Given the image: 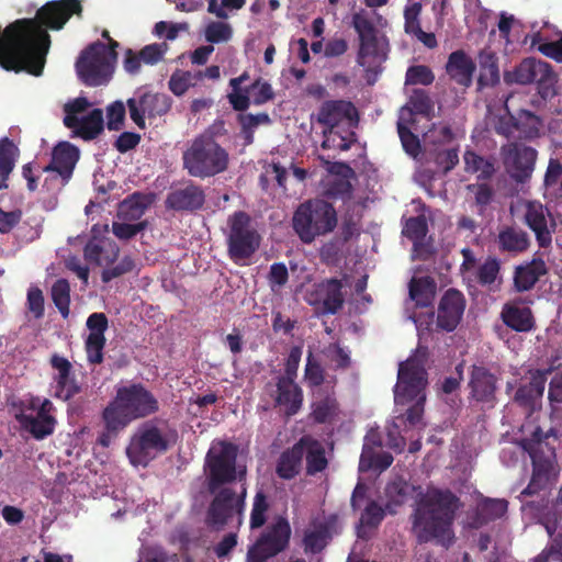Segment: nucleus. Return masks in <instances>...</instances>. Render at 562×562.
I'll return each mask as SVG.
<instances>
[{
	"label": "nucleus",
	"instance_id": "obj_1",
	"mask_svg": "<svg viewBox=\"0 0 562 562\" xmlns=\"http://www.w3.org/2000/svg\"><path fill=\"white\" fill-rule=\"evenodd\" d=\"M159 412L155 394L140 382L116 386L114 397L102 411L103 429L98 445L108 448L131 423Z\"/></svg>",
	"mask_w": 562,
	"mask_h": 562
},
{
	"label": "nucleus",
	"instance_id": "obj_2",
	"mask_svg": "<svg viewBox=\"0 0 562 562\" xmlns=\"http://www.w3.org/2000/svg\"><path fill=\"white\" fill-rule=\"evenodd\" d=\"M460 506V498L450 490H428L412 515L418 542L436 540L448 548L453 542L452 525Z\"/></svg>",
	"mask_w": 562,
	"mask_h": 562
},
{
	"label": "nucleus",
	"instance_id": "obj_3",
	"mask_svg": "<svg viewBox=\"0 0 562 562\" xmlns=\"http://www.w3.org/2000/svg\"><path fill=\"white\" fill-rule=\"evenodd\" d=\"M178 432L167 422L147 420L131 436L126 456L134 467L146 468L157 457L167 453L177 442Z\"/></svg>",
	"mask_w": 562,
	"mask_h": 562
},
{
	"label": "nucleus",
	"instance_id": "obj_4",
	"mask_svg": "<svg viewBox=\"0 0 562 562\" xmlns=\"http://www.w3.org/2000/svg\"><path fill=\"white\" fill-rule=\"evenodd\" d=\"M182 165L189 176L203 180L225 172L229 166V154L212 133H204L183 151Z\"/></svg>",
	"mask_w": 562,
	"mask_h": 562
},
{
	"label": "nucleus",
	"instance_id": "obj_5",
	"mask_svg": "<svg viewBox=\"0 0 562 562\" xmlns=\"http://www.w3.org/2000/svg\"><path fill=\"white\" fill-rule=\"evenodd\" d=\"M318 124L324 128V140L322 147L324 149L349 150L351 145L357 140L353 131H346L345 134L339 133L335 128L347 123L349 127L357 126L359 114L357 108L351 101L347 100H327L324 101L316 115Z\"/></svg>",
	"mask_w": 562,
	"mask_h": 562
},
{
	"label": "nucleus",
	"instance_id": "obj_6",
	"mask_svg": "<svg viewBox=\"0 0 562 562\" xmlns=\"http://www.w3.org/2000/svg\"><path fill=\"white\" fill-rule=\"evenodd\" d=\"M337 223L336 209L323 199L301 203L292 217L293 231L304 244H312L317 237L331 233Z\"/></svg>",
	"mask_w": 562,
	"mask_h": 562
},
{
	"label": "nucleus",
	"instance_id": "obj_7",
	"mask_svg": "<svg viewBox=\"0 0 562 562\" xmlns=\"http://www.w3.org/2000/svg\"><path fill=\"white\" fill-rule=\"evenodd\" d=\"M237 446L227 441H221L209 450L205 458L207 492L245 480L246 470L237 469Z\"/></svg>",
	"mask_w": 562,
	"mask_h": 562
},
{
	"label": "nucleus",
	"instance_id": "obj_8",
	"mask_svg": "<svg viewBox=\"0 0 562 562\" xmlns=\"http://www.w3.org/2000/svg\"><path fill=\"white\" fill-rule=\"evenodd\" d=\"M225 236L227 255L235 263L250 259L261 243V236L245 211H236L228 216Z\"/></svg>",
	"mask_w": 562,
	"mask_h": 562
},
{
	"label": "nucleus",
	"instance_id": "obj_9",
	"mask_svg": "<svg viewBox=\"0 0 562 562\" xmlns=\"http://www.w3.org/2000/svg\"><path fill=\"white\" fill-rule=\"evenodd\" d=\"M428 355L412 353L408 359L400 362L397 382L394 386L396 404H408L414 397L426 395L428 385Z\"/></svg>",
	"mask_w": 562,
	"mask_h": 562
},
{
	"label": "nucleus",
	"instance_id": "obj_10",
	"mask_svg": "<svg viewBox=\"0 0 562 562\" xmlns=\"http://www.w3.org/2000/svg\"><path fill=\"white\" fill-rule=\"evenodd\" d=\"M76 72L88 87L106 85L113 76L115 64L104 48V43L97 41L89 44L76 60Z\"/></svg>",
	"mask_w": 562,
	"mask_h": 562
},
{
	"label": "nucleus",
	"instance_id": "obj_11",
	"mask_svg": "<svg viewBox=\"0 0 562 562\" xmlns=\"http://www.w3.org/2000/svg\"><path fill=\"white\" fill-rule=\"evenodd\" d=\"M551 436L557 438V431L550 429L544 434L540 427H536L530 437L524 438L520 441L521 448L528 452L532 461V475L529 484L521 492L524 496H532L539 493L544 490L549 483L553 470V462L550 456H543L542 447L543 440Z\"/></svg>",
	"mask_w": 562,
	"mask_h": 562
},
{
	"label": "nucleus",
	"instance_id": "obj_12",
	"mask_svg": "<svg viewBox=\"0 0 562 562\" xmlns=\"http://www.w3.org/2000/svg\"><path fill=\"white\" fill-rule=\"evenodd\" d=\"M551 436L557 438V431L550 429L544 434L540 427H536L530 437L524 438L520 441L521 448L528 452L532 461V475L529 484L521 492L524 496H532L539 493L544 490L549 483L553 470V462L550 456H543L542 447L543 440Z\"/></svg>",
	"mask_w": 562,
	"mask_h": 562
},
{
	"label": "nucleus",
	"instance_id": "obj_13",
	"mask_svg": "<svg viewBox=\"0 0 562 562\" xmlns=\"http://www.w3.org/2000/svg\"><path fill=\"white\" fill-rule=\"evenodd\" d=\"M209 493L213 495V498L205 512L204 521L207 527L214 530H222L235 516H237L238 522L241 521L247 495V490L244 485L240 493H237L231 486L220 487Z\"/></svg>",
	"mask_w": 562,
	"mask_h": 562
},
{
	"label": "nucleus",
	"instance_id": "obj_14",
	"mask_svg": "<svg viewBox=\"0 0 562 562\" xmlns=\"http://www.w3.org/2000/svg\"><path fill=\"white\" fill-rule=\"evenodd\" d=\"M291 527L286 519H278L263 531L252 546L248 548L246 562H267L289 546Z\"/></svg>",
	"mask_w": 562,
	"mask_h": 562
},
{
	"label": "nucleus",
	"instance_id": "obj_15",
	"mask_svg": "<svg viewBox=\"0 0 562 562\" xmlns=\"http://www.w3.org/2000/svg\"><path fill=\"white\" fill-rule=\"evenodd\" d=\"M126 105L131 120L140 128H146V117L154 119L167 114L172 105V99L160 92L137 91L127 99Z\"/></svg>",
	"mask_w": 562,
	"mask_h": 562
},
{
	"label": "nucleus",
	"instance_id": "obj_16",
	"mask_svg": "<svg viewBox=\"0 0 562 562\" xmlns=\"http://www.w3.org/2000/svg\"><path fill=\"white\" fill-rule=\"evenodd\" d=\"M467 299L460 290L456 288L446 290L438 303L437 327L447 333L453 331L461 323Z\"/></svg>",
	"mask_w": 562,
	"mask_h": 562
},
{
	"label": "nucleus",
	"instance_id": "obj_17",
	"mask_svg": "<svg viewBox=\"0 0 562 562\" xmlns=\"http://www.w3.org/2000/svg\"><path fill=\"white\" fill-rule=\"evenodd\" d=\"M504 160L509 169L510 177L516 182L522 183L527 181L535 169L537 150L529 146L512 144L504 148Z\"/></svg>",
	"mask_w": 562,
	"mask_h": 562
},
{
	"label": "nucleus",
	"instance_id": "obj_18",
	"mask_svg": "<svg viewBox=\"0 0 562 562\" xmlns=\"http://www.w3.org/2000/svg\"><path fill=\"white\" fill-rule=\"evenodd\" d=\"M206 195L204 189L193 181L173 189L167 194L166 207L176 212H196L203 209Z\"/></svg>",
	"mask_w": 562,
	"mask_h": 562
},
{
	"label": "nucleus",
	"instance_id": "obj_19",
	"mask_svg": "<svg viewBox=\"0 0 562 562\" xmlns=\"http://www.w3.org/2000/svg\"><path fill=\"white\" fill-rule=\"evenodd\" d=\"M78 160L79 149L69 142H60L53 148L50 162L43 171L57 173L60 186H65L71 179Z\"/></svg>",
	"mask_w": 562,
	"mask_h": 562
},
{
	"label": "nucleus",
	"instance_id": "obj_20",
	"mask_svg": "<svg viewBox=\"0 0 562 562\" xmlns=\"http://www.w3.org/2000/svg\"><path fill=\"white\" fill-rule=\"evenodd\" d=\"M352 26L358 33L360 46L358 52V63L363 65L366 57H375L379 54L378 30L373 25L366 10L352 14Z\"/></svg>",
	"mask_w": 562,
	"mask_h": 562
},
{
	"label": "nucleus",
	"instance_id": "obj_21",
	"mask_svg": "<svg viewBox=\"0 0 562 562\" xmlns=\"http://www.w3.org/2000/svg\"><path fill=\"white\" fill-rule=\"evenodd\" d=\"M550 64L533 57L524 58L513 70L504 72L503 78L506 85H530L539 77L549 76Z\"/></svg>",
	"mask_w": 562,
	"mask_h": 562
},
{
	"label": "nucleus",
	"instance_id": "obj_22",
	"mask_svg": "<svg viewBox=\"0 0 562 562\" xmlns=\"http://www.w3.org/2000/svg\"><path fill=\"white\" fill-rule=\"evenodd\" d=\"M276 406L284 408L288 416L295 415L303 402V393L301 387L294 382L292 372L288 369L286 374L278 379L277 382Z\"/></svg>",
	"mask_w": 562,
	"mask_h": 562
},
{
	"label": "nucleus",
	"instance_id": "obj_23",
	"mask_svg": "<svg viewBox=\"0 0 562 562\" xmlns=\"http://www.w3.org/2000/svg\"><path fill=\"white\" fill-rule=\"evenodd\" d=\"M64 125L75 131L85 140L97 138L104 130L103 111L93 109L81 117L65 116Z\"/></svg>",
	"mask_w": 562,
	"mask_h": 562
},
{
	"label": "nucleus",
	"instance_id": "obj_24",
	"mask_svg": "<svg viewBox=\"0 0 562 562\" xmlns=\"http://www.w3.org/2000/svg\"><path fill=\"white\" fill-rule=\"evenodd\" d=\"M548 214V209L540 202L530 201L526 205L525 222L536 234L537 241L542 248L550 246L552 241V235L547 223Z\"/></svg>",
	"mask_w": 562,
	"mask_h": 562
},
{
	"label": "nucleus",
	"instance_id": "obj_25",
	"mask_svg": "<svg viewBox=\"0 0 562 562\" xmlns=\"http://www.w3.org/2000/svg\"><path fill=\"white\" fill-rule=\"evenodd\" d=\"M475 64L462 49L452 52L446 64V71L456 83L470 87L472 85Z\"/></svg>",
	"mask_w": 562,
	"mask_h": 562
},
{
	"label": "nucleus",
	"instance_id": "obj_26",
	"mask_svg": "<svg viewBox=\"0 0 562 562\" xmlns=\"http://www.w3.org/2000/svg\"><path fill=\"white\" fill-rule=\"evenodd\" d=\"M469 385L472 397L477 402H491L494 400L496 378L487 369L473 366Z\"/></svg>",
	"mask_w": 562,
	"mask_h": 562
},
{
	"label": "nucleus",
	"instance_id": "obj_27",
	"mask_svg": "<svg viewBox=\"0 0 562 562\" xmlns=\"http://www.w3.org/2000/svg\"><path fill=\"white\" fill-rule=\"evenodd\" d=\"M52 367L57 370L55 376L56 392L55 395L65 401L71 398L79 392V386L71 376V363L63 357L54 355L50 360Z\"/></svg>",
	"mask_w": 562,
	"mask_h": 562
},
{
	"label": "nucleus",
	"instance_id": "obj_28",
	"mask_svg": "<svg viewBox=\"0 0 562 562\" xmlns=\"http://www.w3.org/2000/svg\"><path fill=\"white\" fill-rule=\"evenodd\" d=\"M299 442L300 448L303 449V456L305 454L306 458V473L315 475L324 471L328 461L323 443L310 435L302 436Z\"/></svg>",
	"mask_w": 562,
	"mask_h": 562
},
{
	"label": "nucleus",
	"instance_id": "obj_29",
	"mask_svg": "<svg viewBox=\"0 0 562 562\" xmlns=\"http://www.w3.org/2000/svg\"><path fill=\"white\" fill-rule=\"evenodd\" d=\"M120 249L115 243L104 244L103 240L92 237L83 248L87 261L97 266L112 265L119 257Z\"/></svg>",
	"mask_w": 562,
	"mask_h": 562
},
{
	"label": "nucleus",
	"instance_id": "obj_30",
	"mask_svg": "<svg viewBox=\"0 0 562 562\" xmlns=\"http://www.w3.org/2000/svg\"><path fill=\"white\" fill-rule=\"evenodd\" d=\"M480 74L477 86L480 88L495 87L499 83L501 75L498 57L490 47L480 50L479 56Z\"/></svg>",
	"mask_w": 562,
	"mask_h": 562
},
{
	"label": "nucleus",
	"instance_id": "obj_31",
	"mask_svg": "<svg viewBox=\"0 0 562 562\" xmlns=\"http://www.w3.org/2000/svg\"><path fill=\"white\" fill-rule=\"evenodd\" d=\"M303 449L300 448L299 440L285 449L279 457L276 467V473L280 479L292 480L302 469Z\"/></svg>",
	"mask_w": 562,
	"mask_h": 562
},
{
	"label": "nucleus",
	"instance_id": "obj_32",
	"mask_svg": "<svg viewBox=\"0 0 562 562\" xmlns=\"http://www.w3.org/2000/svg\"><path fill=\"white\" fill-rule=\"evenodd\" d=\"M16 420L22 428L30 432L36 440H42L50 436L57 424L55 417H43L38 414L34 416L21 413L16 415Z\"/></svg>",
	"mask_w": 562,
	"mask_h": 562
},
{
	"label": "nucleus",
	"instance_id": "obj_33",
	"mask_svg": "<svg viewBox=\"0 0 562 562\" xmlns=\"http://www.w3.org/2000/svg\"><path fill=\"white\" fill-rule=\"evenodd\" d=\"M342 281L336 278L327 279L321 285L323 310L327 314H336L342 308L345 295Z\"/></svg>",
	"mask_w": 562,
	"mask_h": 562
},
{
	"label": "nucleus",
	"instance_id": "obj_34",
	"mask_svg": "<svg viewBox=\"0 0 562 562\" xmlns=\"http://www.w3.org/2000/svg\"><path fill=\"white\" fill-rule=\"evenodd\" d=\"M89 335L86 339L87 351H102L105 345L104 331L108 329V317L104 313H92L87 319Z\"/></svg>",
	"mask_w": 562,
	"mask_h": 562
},
{
	"label": "nucleus",
	"instance_id": "obj_35",
	"mask_svg": "<svg viewBox=\"0 0 562 562\" xmlns=\"http://www.w3.org/2000/svg\"><path fill=\"white\" fill-rule=\"evenodd\" d=\"M434 110V103L427 91L423 89L413 90L407 105L403 106L400 111L401 120H406L412 123L414 114H422L428 116Z\"/></svg>",
	"mask_w": 562,
	"mask_h": 562
},
{
	"label": "nucleus",
	"instance_id": "obj_36",
	"mask_svg": "<svg viewBox=\"0 0 562 562\" xmlns=\"http://www.w3.org/2000/svg\"><path fill=\"white\" fill-rule=\"evenodd\" d=\"M20 156L19 147L8 137L0 140V190L8 188V180Z\"/></svg>",
	"mask_w": 562,
	"mask_h": 562
},
{
	"label": "nucleus",
	"instance_id": "obj_37",
	"mask_svg": "<svg viewBox=\"0 0 562 562\" xmlns=\"http://www.w3.org/2000/svg\"><path fill=\"white\" fill-rule=\"evenodd\" d=\"M503 322L517 331H527L532 327V314L529 307L506 304L502 312Z\"/></svg>",
	"mask_w": 562,
	"mask_h": 562
},
{
	"label": "nucleus",
	"instance_id": "obj_38",
	"mask_svg": "<svg viewBox=\"0 0 562 562\" xmlns=\"http://www.w3.org/2000/svg\"><path fill=\"white\" fill-rule=\"evenodd\" d=\"M497 244L502 251L522 252L529 246V237L525 231L507 226L498 233Z\"/></svg>",
	"mask_w": 562,
	"mask_h": 562
},
{
	"label": "nucleus",
	"instance_id": "obj_39",
	"mask_svg": "<svg viewBox=\"0 0 562 562\" xmlns=\"http://www.w3.org/2000/svg\"><path fill=\"white\" fill-rule=\"evenodd\" d=\"M463 161L464 170L469 173H479V180H490L495 173L494 162L473 150H465Z\"/></svg>",
	"mask_w": 562,
	"mask_h": 562
},
{
	"label": "nucleus",
	"instance_id": "obj_40",
	"mask_svg": "<svg viewBox=\"0 0 562 562\" xmlns=\"http://www.w3.org/2000/svg\"><path fill=\"white\" fill-rule=\"evenodd\" d=\"M412 486L403 479L397 477L386 484L384 493L387 498L386 509L390 514H395L393 506L403 505L409 496Z\"/></svg>",
	"mask_w": 562,
	"mask_h": 562
},
{
	"label": "nucleus",
	"instance_id": "obj_41",
	"mask_svg": "<svg viewBox=\"0 0 562 562\" xmlns=\"http://www.w3.org/2000/svg\"><path fill=\"white\" fill-rule=\"evenodd\" d=\"M435 295V282L428 278L412 279L409 282V296L417 305L428 306Z\"/></svg>",
	"mask_w": 562,
	"mask_h": 562
},
{
	"label": "nucleus",
	"instance_id": "obj_42",
	"mask_svg": "<svg viewBox=\"0 0 562 562\" xmlns=\"http://www.w3.org/2000/svg\"><path fill=\"white\" fill-rule=\"evenodd\" d=\"M499 261L494 257H488L476 269L475 281L483 288L494 290L497 288L496 281L499 274Z\"/></svg>",
	"mask_w": 562,
	"mask_h": 562
},
{
	"label": "nucleus",
	"instance_id": "obj_43",
	"mask_svg": "<svg viewBox=\"0 0 562 562\" xmlns=\"http://www.w3.org/2000/svg\"><path fill=\"white\" fill-rule=\"evenodd\" d=\"M52 301L64 318L70 313V284L66 279L56 280L50 289Z\"/></svg>",
	"mask_w": 562,
	"mask_h": 562
},
{
	"label": "nucleus",
	"instance_id": "obj_44",
	"mask_svg": "<svg viewBox=\"0 0 562 562\" xmlns=\"http://www.w3.org/2000/svg\"><path fill=\"white\" fill-rule=\"evenodd\" d=\"M403 235L413 241L414 250H417L428 233V224L423 215L412 216L406 220Z\"/></svg>",
	"mask_w": 562,
	"mask_h": 562
},
{
	"label": "nucleus",
	"instance_id": "obj_45",
	"mask_svg": "<svg viewBox=\"0 0 562 562\" xmlns=\"http://www.w3.org/2000/svg\"><path fill=\"white\" fill-rule=\"evenodd\" d=\"M408 124L406 120L398 119L397 133L405 153L416 159L422 153V146L419 138L411 131Z\"/></svg>",
	"mask_w": 562,
	"mask_h": 562
},
{
	"label": "nucleus",
	"instance_id": "obj_46",
	"mask_svg": "<svg viewBox=\"0 0 562 562\" xmlns=\"http://www.w3.org/2000/svg\"><path fill=\"white\" fill-rule=\"evenodd\" d=\"M514 126L518 130L524 137L533 138L539 135L540 120L539 117L528 110H521L518 117L512 116Z\"/></svg>",
	"mask_w": 562,
	"mask_h": 562
},
{
	"label": "nucleus",
	"instance_id": "obj_47",
	"mask_svg": "<svg viewBox=\"0 0 562 562\" xmlns=\"http://www.w3.org/2000/svg\"><path fill=\"white\" fill-rule=\"evenodd\" d=\"M352 177H335L329 180L325 188V195L330 199L349 200L352 194Z\"/></svg>",
	"mask_w": 562,
	"mask_h": 562
},
{
	"label": "nucleus",
	"instance_id": "obj_48",
	"mask_svg": "<svg viewBox=\"0 0 562 562\" xmlns=\"http://www.w3.org/2000/svg\"><path fill=\"white\" fill-rule=\"evenodd\" d=\"M458 148L441 149L437 147L434 151H429V155L436 164L438 170L443 173L451 171L459 162Z\"/></svg>",
	"mask_w": 562,
	"mask_h": 562
},
{
	"label": "nucleus",
	"instance_id": "obj_49",
	"mask_svg": "<svg viewBox=\"0 0 562 562\" xmlns=\"http://www.w3.org/2000/svg\"><path fill=\"white\" fill-rule=\"evenodd\" d=\"M269 509L268 496L263 491H258L254 497L252 509L250 514V528L258 529L266 524L267 512Z\"/></svg>",
	"mask_w": 562,
	"mask_h": 562
},
{
	"label": "nucleus",
	"instance_id": "obj_50",
	"mask_svg": "<svg viewBox=\"0 0 562 562\" xmlns=\"http://www.w3.org/2000/svg\"><path fill=\"white\" fill-rule=\"evenodd\" d=\"M246 92H249L252 103L256 105L265 104L274 98L271 85L261 78L256 79L247 87Z\"/></svg>",
	"mask_w": 562,
	"mask_h": 562
},
{
	"label": "nucleus",
	"instance_id": "obj_51",
	"mask_svg": "<svg viewBox=\"0 0 562 562\" xmlns=\"http://www.w3.org/2000/svg\"><path fill=\"white\" fill-rule=\"evenodd\" d=\"M387 509L382 507L375 501H370L361 513V525L369 528H378L383 521Z\"/></svg>",
	"mask_w": 562,
	"mask_h": 562
},
{
	"label": "nucleus",
	"instance_id": "obj_52",
	"mask_svg": "<svg viewBox=\"0 0 562 562\" xmlns=\"http://www.w3.org/2000/svg\"><path fill=\"white\" fill-rule=\"evenodd\" d=\"M468 191L474 194L475 205L479 214H483L486 207L492 203L495 192L487 183H472L467 187Z\"/></svg>",
	"mask_w": 562,
	"mask_h": 562
},
{
	"label": "nucleus",
	"instance_id": "obj_53",
	"mask_svg": "<svg viewBox=\"0 0 562 562\" xmlns=\"http://www.w3.org/2000/svg\"><path fill=\"white\" fill-rule=\"evenodd\" d=\"M435 75L428 66L415 65L408 67L405 75V85L415 86L423 85L429 86L434 82Z\"/></svg>",
	"mask_w": 562,
	"mask_h": 562
},
{
	"label": "nucleus",
	"instance_id": "obj_54",
	"mask_svg": "<svg viewBox=\"0 0 562 562\" xmlns=\"http://www.w3.org/2000/svg\"><path fill=\"white\" fill-rule=\"evenodd\" d=\"M338 411V404L335 398L326 397L313 405L312 417L314 422L324 424L330 420Z\"/></svg>",
	"mask_w": 562,
	"mask_h": 562
},
{
	"label": "nucleus",
	"instance_id": "obj_55",
	"mask_svg": "<svg viewBox=\"0 0 562 562\" xmlns=\"http://www.w3.org/2000/svg\"><path fill=\"white\" fill-rule=\"evenodd\" d=\"M26 308L35 319H41L45 314V299L43 291L35 285L27 290L26 294Z\"/></svg>",
	"mask_w": 562,
	"mask_h": 562
},
{
	"label": "nucleus",
	"instance_id": "obj_56",
	"mask_svg": "<svg viewBox=\"0 0 562 562\" xmlns=\"http://www.w3.org/2000/svg\"><path fill=\"white\" fill-rule=\"evenodd\" d=\"M508 509V502L501 498H486L480 505V513L488 520L503 517Z\"/></svg>",
	"mask_w": 562,
	"mask_h": 562
},
{
	"label": "nucleus",
	"instance_id": "obj_57",
	"mask_svg": "<svg viewBox=\"0 0 562 562\" xmlns=\"http://www.w3.org/2000/svg\"><path fill=\"white\" fill-rule=\"evenodd\" d=\"M233 35V30L228 23L211 22L205 27V38L212 44L227 42Z\"/></svg>",
	"mask_w": 562,
	"mask_h": 562
},
{
	"label": "nucleus",
	"instance_id": "obj_58",
	"mask_svg": "<svg viewBox=\"0 0 562 562\" xmlns=\"http://www.w3.org/2000/svg\"><path fill=\"white\" fill-rule=\"evenodd\" d=\"M125 105L122 101L111 103L106 109V126L110 131H120L124 125Z\"/></svg>",
	"mask_w": 562,
	"mask_h": 562
},
{
	"label": "nucleus",
	"instance_id": "obj_59",
	"mask_svg": "<svg viewBox=\"0 0 562 562\" xmlns=\"http://www.w3.org/2000/svg\"><path fill=\"white\" fill-rule=\"evenodd\" d=\"M134 267V260L130 256H125L117 265L103 269L101 280L102 282L108 283L115 278L131 272Z\"/></svg>",
	"mask_w": 562,
	"mask_h": 562
},
{
	"label": "nucleus",
	"instance_id": "obj_60",
	"mask_svg": "<svg viewBox=\"0 0 562 562\" xmlns=\"http://www.w3.org/2000/svg\"><path fill=\"white\" fill-rule=\"evenodd\" d=\"M145 209L146 205L139 198L133 195L120 204L119 214L127 220H137L144 214Z\"/></svg>",
	"mask_w": 562,
	"mask_h": 562
},
{
	"label": "nucleus",
	"instance_id": "obj_61",
	"mask_svg": "<svg viewBox=\"0 0 562 562\" xmlns=\"http://www.w3.org/2000/svg\"><path fill=\"white\" fill-rule=\"evenodd\" d=\"M146 227H147L146 221L138 222L135 224L114 222L112 224V232L119 239L128 240V239L135 237L138 233L144 231Z\"/></svg>",
	"mask_w": 562,
	"mask_h": 562
},
{
	"label": "nucleus",
	"instance_id": "obj_62",
	"mask_svg": "<svg viewBox=\"0 0 562 562\" xmlns=\"http://www.w3.org/2000/svg\"><path fill=\"white\" fill-rule=\"evenodd\" d=\"M167 44L166 43H154L144 46L140 50V57L143 59V63L145 65H156L158 64L164 55L167 52Z\"/></svg>",
	"mask_w": 562,
	"mask_h": 562
},
{
	"label": "nucleus",
	"instance_id": "obj_63",
	"mask_svg": "<svg viewBox=\"0 0 562 562\" xmlns=\"http://www.w3.org/2000/svg\"><path fill=\"white\" fill-rule=\"evenodd\" d=\"M541 524L544 526L548 535L551 537V543L553 544V548H559L562 550V526L560 527L558 533L553 536L559 528V519L555 513L546 514L541 519Z\"/></svg>",
	"mask_w": 562,
	"mask_h": 562
},
{
	"label": "nucleus",
	"instance_id": "obj_64",
	"mask_svg": "<svg viewBox=\"0 0 562 562\" xmlns=\"http://www.w3.org/2000/svg\"><path fill=\"white\" fill-rule=\"evenodd\" d=\"M422 11V4L419 2H414L409 7H406L404 11L405 19V32L408 34H416L420 32V23H419V14Z\"/></svg>",
	"mask_w": 562,
	"mask_h": 562
}]
</instances>
